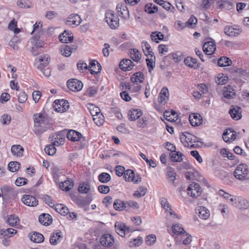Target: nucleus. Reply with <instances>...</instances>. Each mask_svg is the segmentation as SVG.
<instances>
[{
    "mask_svg": "<svg viewBox=\"0 0 249 249\" xmlns=\"http://www.w3.org/2000/svg\"><path fill=\"white\" fill-rule=\"evenodd\" d=\"M35 126L34 131L37 135H41L45 131L48 127V118L43 114L39 113L34 115Z\"/></svg>",
    "mask_w": 249,
    "mask_h": 249,
    "instance_id": "1",
    "label": "nucleus"
},
{
    "mask_svg": "<svg viewBox=\"0 0 249 249\" xmlns=\"http://www.w3.org/2000/svg\"><path fill=\"white\" fill-rule=\"evenodd\" d=\"M249 171L247 165L245 164H240L234 171V176L241 181L248 182L249 181Z\"/></svg>",
    "mask_w": 249,
    "mask_h": 249,
    "instance_id": "2",
    "label": "nucleus"
},
{
    "mask_svg": "<svg viewBox=\"0 0 249 249\" xmlns=\"http://www.w3.org/2000/svg\"><path fill=\"white\" fill-rule=\"evenodd\" d=\"M105 19L110 28L115 29L119 26V19L114 11L108 10L105 14Z\"/></svg>",
    "mask_w": 249,
    "mask_h": 249,
    "instance_id": "3",
    "label": "nucleus"
},
{
    "mask_svg": "<svg viewBox=\"0 0 249 249\" xmlns=\"http://www.w3.org/2000/svg\"><path fill=\"white\" fill-rule=\"evenodd\" d=\"M66 134L65 131H59L56 134L52 135L50 137L51 143L56 145V146L63 145L65 142Z\"/></svg>",
    "mask_w": 249,
    "mask_h": 249,
    "instance_id": "4",
    "label": "nucleus"
},
{
    "mask_svg": "<svg viewBox=\"0 0 249 249\" xmlns=\"http://www.w3.org/2000/svg\"><path fill=\"white\" fill-rule=\"evenodd\" d=\"M115 228L117 233L122 237L124 236L126 234L133 231L130 227H128L124 223L121 222H116Z\"/></svg>",
    "mask_w": 249,
    "mask_h": 249,
    "instance_id": "5",
    "label": "nucleus"
},
{
    "mask_svg": "<svg viewBox=\"0 0 249 249\" xmlns=\"http://www.w3.org/2000/svg\"><path fill=\"white\" fill-rule=\"evenodd\" d=\"M202 190L200 185L195 182L191 183L187 189V194L193 197H197L201 194Z\"/></svg>",
    "mask_w": 249,
    "mask_h": 249,
    "instance_id": "6",
    "label": "nucleus"
},
{
    "mask_svg": "<svg viewBox=\"0 0 249 249\" xmlns=\"http://www.w3.org/2000/svg\"><path fill=\"white\" fill-rule=\"evenodd\" d=\"M224 33L230 37H234L238 36L241 32L242 30L237 25L226 26L224 29Z\"/></svg>",
    "mask_w": 249,
    "mask_h": 249,
    "instance_id": "7",
    "label": "nucleus"
},
{
    "mask_svg": "<svg viewBox=\"0 0 249 249\" xmlns=\"http://www.w3.org/2000/svg\"><path fill=\"white\" fill-rule=\"evenodd\" d=\"M67 86L71 90L75 92L82 89L83 85L80 81L72 79L68 81Z\"/></svg>",
    "mask_w": 249,
    "mask_h": 249,
    "instance_id": "8",
    "label": "nucleus"
},
{
    "mask_svg": "<svg viewBox=\"0 0 249 249\" xmlns=\"http://www.w3.org/2000/svg\"><path fill=\"white\" fill-rule=\"evenodd\" d=\"M82 19L81 17L76 14H71L68 18L66 23L69 26H78L81 22Z\"/></svg>",
    "mask_w": 249,
    "mask_h": 249,
    "instance_id": "9",
    "label": "nucleus"
},
{
    "mask_svg": "<svg viewBox=\"0 0 249 249\" xmlns=\"http://www.w3.org/2000/svg\"><path fill=\"white\" fill-rule=\"evenodd\" d=\"M116 9L118 13L124 19H128L129 17V13L127 7L124 3H119L117 4Z\"/></svg>",
    "mask_w": 249,
    "mask_h": 249,
    "instance_id": "10",
    "label": "nucleus"
},
{
    "mask_svg": "<svg viewBox=\"0 0 249 249\" xmlns=\"http://www.w3.org/2000/svg\"><path fill=\"white\" fill-rule=\"evenodd\" d=\"M22 202L28 206L35 207L38 204V200L33 196L25 195L21 199Z\"/></svg>",
    "mask_w": 249,
    "mask_h": 249,
    "instance_id": "11",
    "label": "nucleus"
},
{
    "mask_svg": "<svg viewBox=\"0 0 249 249\" xmlns=\"http://www.w3.org/2000/svg\"><path fill=\"white\" fill-rule=\"evenodd\" d=\"M100 243L104 247H110L114 243L113 236L109 234L103 235L100 238Z\"/></svg>",
    "mask_w": 249,
    "mask_h": 249,
    "instance_id": "12",
    "label": "nucleus"
},
{
    "mask_svg": "<svg viewBox=\"0 0 249 249\" xmlns=\"http://www.w3.org/2000/svg\"><path fill=\"white\" fill-rule=\"evenodd\" d=\"M169 93L168 89L164 87L161 89L159 96V102L161 104H165L167 103L169 99Z\"/></svg>",
    "mask_w": 249,
    "mask_h": 249,
    "instance_id": "13",
    "label": "nucleus"
},
{
    "mask_svg": "<svg viewBox=\"0 0 249 249\" xmlns=\"http://www.w3.org/2000/svg\"><path fill=\"white\" fill-rule=\"evenodd\" d=\"M229 110L231 117L235 120H239L242 117V109L238 106H232Z\"/></svg>",
    "mask_w": 249,
    "mask_h": 249,
    "instance_id": "14",
    "label": "nucleus"
},
{
    "mask_svg": "<svg viewBox=\"0 0 249 249\" xmlns=\"http://www.w3.org/2000/svg\"><path fill=\"white\" fill-rule=\"evenodd\" d=\"M102 67L100 63L95 60L90 61L89 65V71L91 74H96L100 72Z\"/></svg>",
    "mask_w": 249,
    "mask_h": 249,
    "instance_id": "15",
    "label": "nucleus"
},
{
    "mask_svg": "<svg viewBox=\"0 0 249 249\" xmlns=\"http://www.w3.org/2000/svg\"><path fill=\"white\" fill-rule=\"evenodd\" d=\"M216 49L215 44L212 41H208L203 45V50L207 55L212 54Z\"/></svg>",
    "mask_w": 249,
    "mask_h": 249,
    "instance_id": "16",
    "label": "nucleus"
},
{
    "mask_svg": "<svg viewBox=\"0 0 249 249\" xmlns=\"http://www.w3.org/2000/svg\"><path fill=\"white\" fill-rule=\"evenodd\" d=\"M236 138V132L232 129H227L223 133V139L225 142L234 141Z\"/></svg>",
    "mask_w": 249,
    "mask_h": 249,
    "instance_id": "17",
    "label": "nucleus"
},
{
    "mask_svg": "<svg viewBox=\"0 0 249 249\" xmlns=\"http://www.w3.org/2000/svg\"><path fill=\"white\" fill-rule=\"evenodd\" d=\"M189 121L192 126H198L202 124V118L199 114L193 113L189 116Z\"/></svg>",
    "mask_w": 249,
    "mask_h": 249,
    "instance_id": "18",
    "label": "nucleus"
},
{
    "mask_svg": "<svg viewBox=\"0 0 249 249\" xmlns=\"http://www.w3.org/2000/svg\"><path fill=\"white\" fill-rule=\"evenodd\" d=\"M160 201L162 208L166 211L169 213L170 215H173L175 217L178 218V215L171 209V206L165 197H161Z\"/></svg>",
    "mask_w": 249,
    "mask_h": 249,
    "instance_id": "19",
    "label": "nucleus"
},
{
    "mask_svg": "<svg viewBox=\"0 0 249 249\" xmlns=\"http://www.w3.org/2000/svg\"><path fill=\"white\" fill-rule=\"evenodd\" d=\"M59 40L61 42L63 43H68L71 42L73 39V36L71 33L65 30L62 34L59 35Z\"/></svg>",
    "mask_w": 249,
    "mask_h": 249,
    "instance_id": "20",
    "label": "nucleus"
},
{
    "mask_svg": "<svg viewBox=\"0 0 249 249\" xmlns=\"http://www.w3.org/2000/svg\"><path fill=\"white\" fill-rule=\"evenodd\" d=\"M217 7L220 9L230 10L234 8L233 3L229 0H220L216 2Z\"/></svg>",
    "mask_w": 249,
    "mask_h": 249,
    "instance_id": "21",
    "label": "nucleus"
},
{
    "mask_svg": "<svg viewBox=\"0 0 249 249\" xmlns=\"http://www.w3.org/2000/svg\"><path fill=\"white\" fill-rule=\"evenodd\" d=\"M133 62L130 59H126L122 60L120 63V68L124 71H129L131 70L134 65Z\"/></svg>",
    "mask_w": 249,
    "mask_h": 249,
    "instance_id": "22",
    "label": "nucleus"
},
{
    "mask_svg": "<svg viewBox=\"0 0 249 249\" xmlns=\"http://www.w3.org/2000/svg\"><path fill=\"white\" fill-rule=\"evenodd\" d=\"M39 222L42 225L48 226L52 223V217L48 213H42L38 217Z\"/></svg>",
    "mask_w": 249,
    "mask_h": 249,
    "instance_id": "23",
    "label": "nucleus"
},
{
    "mask_svg": "<svg viewBox=\"0 0 249 249\" xmlns=\"http://www.w3.org/2000/svg\"><path fill=\"white\" fill-rule=\"evenodd\" d=\"M82 135L78 132L73 130H70L67 133V138L73 142L78 141L81 138Z\"/></svg>",
    "mask_w": 249,
    "mask_h": 249,
    "instance_id": "24",
    "label": "nucleus"
},
{
    "mask_svg": "<svg viewBox=\"0 0 249 249\" xmlns=\"http://www.w3.org/2000/svg\"><path fill=\"white\" fill-rule=\"evenodd\" d=\"M142 47L146 56L153 57L154 53L151 50L150 45L147 41H143L142 42Z\"/></svg>",
    "mask_w": 249,
    "mask_h": 249,
    "instance_id": "25",
    "label": "nucleus"
},
{
    "mask_svg": "<svg viewBox=\"0 0 249 249\" xmlns=\"http://www.w3.org/2000/svg\"><path fill=\"white\" fill-rule=\"evenodd\" d=\"M237 203L235 207L239 209H246L249 207V202L245 198L242 197H237Z\"/></svg>",
    "mask_w": 249,
    "mask_h": 249,
    "instance_id": "26",
    "label": "nucleus"
},
{
    "mask_svg": "<svg viewBox=\"0 0 249 249\" xmlns=\"http://www.w3.org/2000/svg\"><path fill=\"white\" fill-rule=\"evenodd\" d=\"M129 54L130 58L135 62H138L141 60V53L136 49H130Z\"/></svg>",
    "mask_w": 249,
    "mask_h": 249,
    "instance_id": "27",
    "label": "nucleus"
},
{
    "mask_svg": "<svg viewBox=\"0 0 249 249\" xmlns=\"http://www.w3.org/2000/svg\"><path fill=\"white\" fill-rule=\"evenodd\" d=\"M144 80V75L141 72H137L135 73L131 77V81L134 84L138 83H142Z\"/></svg>",
    "mask_w": 249,
    "mask_h": 249,
    "instance_id": "28",
    "label": "nucleus"
},
{
    "mask_svg": "<svg viewBox=\"0 0 249 249\" xmlns=\"http://www.w3.org/2000/svg\"><path fill=\"white\" fill-rule=\"evenodd\" d=\"M197 211L198 216L203 219L206 220L210 217L209 211L204 207H199Z\"/></svg>",
    "mask_w": 249,
    "mask_h": 249,
    "instance_id": "29",
    "label": "nucleus"
},
{
    "mask_svg": "<svg viewBox=\"0 0 249 249\" xmlns=\"http://www.w3.org/2000/svg\"><path fill=\"white\" fill-rule=\"evenodd\" d=\"M6 223L11 227H16L19 223V219L16 215L11 214L8 216Z\"/></svg>",
    "mask_w": 249,
    "mask_h": 249,
    "instance_id": "30",
    "label": "nucleus"
},
{
    "mask_svg": "<svg viewBox=\"0 0 249 249\" xmlns=\"http://www.w3.org/2000/svg\"><path fill=\"white\" fill-rule=\"evenodd\" d=\"M29 238L32 241L37 243H41L44 240L43 235L36 232H35L33 234L30 235Z\"/></svg>",
    "mask_w": 249,
    "mask_h": 249,
    "instance_id": "31",
    "label": "nucleus"
},
{
    "mask_svg": "<svg viewBox=\"0 0 249 249\" xmlns=\"http://www.w3.org/2000/svg\"><path fill=\"white\" fill-rule=\"evenodd\" d=\"M126 202L120 199H116L113 203L114 208L117 211L126 210Z\"/></svg>",
    "mask_w": 249,
    "mask_h": 249,
    "instance_id": "32",
    "label": "nucleus"
},
{
    "mask_svg": "<svg viewBox=\"0 0 249 249\" xmlns=\"http://www.w3.org/2000/svg\"><path fill=\"white\" fill-rule=\"evenodd\" d=\"M142 114L141 111H138L137 109H131L129 111V120L131 121H134L139 119Z\"/></svg>",
    "mask_w": 249,
    "mask_h": 249,
    "instance_id": "33",
    "label": "nucleus"
},
{
    "mask_svg": "<svg viewBox=\"0 0 249 249\" xmlns=\"http://www.w3.org/2000/svg\"><path fill=\"white\" fill-rule=\"evenodd\" d=\"M23 151V148L20 145H14L11 147L12 153L17 157L22 156Z\"/></svg>",
    "mask_w": 249,
    "mask_h": 249,
    "instance_id": "34",
    "label": "nucleus"
},
{
    "mask_svg": "<svg viewBox=\"0 0 249 249\" xmlns=\"http://www.w3.org/2000/svg\"><path fill=\"white\" fill-rule=\"evenodd\" d=\"M60 238H62L61 232L60 231L56 233H52L50 239V243L53 245H56L60 242Z\"/></svg>",
    "mask_w": 249,
    "mask_h": 249,
    "instance_id": "35",
    "label": "nucleus"
},
{
    "mask_svg": "<svg viewBox=\"0 0 249 249\" xmlns=\"http://www.w3.org/2000/svg\"><path fill=\"white\" fill-rule=\"evenodd\" d=\"M65 103V101L63 100H55L54 101V107H55V110L57 112H65L66 110L65 106L63 105Z\"/></svg>",
    "mask_w": 249,
    "mask_h": 249,
    "instance_id": "36",
    "label": "nucleus"
},
{
    "mask_svg": "<svg viewBox=\"0 0 249 249\" xmlns=\"http://www.w3.org/2000/svg\"><path fill=\"white\" fill-rule=\"evenodd\" d=\"M74 186V183L70 180H67L60 184V188L64 191H69L71 190Z\"/></svg>",
    "mask_w": 249,
    "mask_h": 249,
    "instance_id": "37",
    "label": "nucleus"
},
{
    "mask_svg": "<svg viewBox=\"0 0 249 249\" xmlns=\"http://www.w3.org/2000/svg\"><path fill=\"white\" fill-rule=\"evenodd\" d=\"M235 94V92L234 89L230 86L227 87L223 92L224 96L227 99L232 98L234 96Z\"/></svg>",
    "mask_w": 249,
    "mask_h": 249,
    "instance_id": "38",
    "label": "nucleus"
},
{
    "mask_svg": "<svg viewBox=\"0 0 249 249\" xmlns=\"http://www.w3.org/2000/svg\"><path fill=\"white\" fill-rule=\"evenodd\" d=\"M99 181L102 183H106L111 180L110 175L106 172H103L98 176Z\"/></svg>",
    "mask_w": 249,
    "mask_h": 249,
    "instance_id": "39",
    "label": "nucleus"
},
{
    "mask_svg": "<svg viewBox=\"0 0 249 249\" xmlns=\"http://www.w3.org/2000/svg\"><path fill=\"white\" fill-rule=\"evenodd\" d=\"M182 157H184L183 154L175 150L172 152L170 158L173 161L180 162L182 160Z\"/></svg>",
    "mask_w": 249,
    "mask_h": 249,
    "instance_id": "40",
    "label": "nucleus"
},
{
    "mask_svg": "<svg viewBox=\"0 0 249 249\" xmlns=\"http://www.w3.org/2000/svg\"><path fill=\"white\" fill-rule=\"evenodd\" d=\"M90 189V185L89 182H83L80 184L78 191L82 194L88 193Z\"/></svg>",
    "mask_w": 249,
    "mask_h": 249,
    "instance_id": "41",
    "label": "nucleus"
},
{
    "mask_svg": "<svg viewBox=\"0 0 249 249\" xmlns=\"http://www.w3.org/2000/svg\"><path fill=\"white\" fill-rule=\"evenodd\" d=\"M231 60L229 58L223 56L220 57L218 60V65L220 67H226L231 64Z\"/></svg>",
    "mask_w": 249,
    "mask_h": 249,
    "instance_id": "42",
    "label": "nucleus"
},
{
    "mask_svg": "<svg viewBox=\"0 0 249 249\" xmlns=\"http://www.w3.org/2000/svg\"><path fill=\"white\" fill-rule=\"evenodd\" d=\"M17 231L13 228H8L6 230H0V234L3 236H12L17 233Z\"/></svg>",
    "mask_w": 249,
    "mask_h": 249,
    "instance_id": "43",
    "label": "nucleus"
},
{
    "mask_svg": "<svg viewBox=\"0 0 249 249\" xmlns=\"http://www.w3.org/2000/svg\"><path fill=\"white\" fill-rule=\"evenodd\" d=\"M173 232L177 235H182L185 231L181 225L178 223H175L172 226Z\"/></svg>",
    "mask_w": 249,
    "mask_h": 249,
    "instance_id": "44",
    "label": "nucleus"
},
{
    "mask_svg": "<svg viewBox=\"0 0 249 249\" xmlns=\"http://www.w3.org/2000/svg\"><path fill=\"white\" fill-rule=\"evenodd\" d=\"M55 210L56 212L64 216L67 215L69 213L68 208L62 204L57 205L55 206Z\"/></svg>",
    "mask_w": 249,
    "mask_h": 249,
    "instance_id": "45",
    "label": "nucleus"
},
{
    "mask_svg": "<svg viewBox=\"0 0 249 249\" xmlns=\"http://www.w3.org/2000/svg\"><path fill=\"white\" fill-rule=\"evenodd\" d=\"M17 5L22 8H30L33 6L30 0H19L17 1Z\"/></svg>",
    "mask_w": 249,
    "mask_h": 249,
    "instance_id": "46",
    "label": "nucleus"
},
{
    "mask_svg": "<svg viewBox=\"0 0 249 249\" xmlns=\"http://www.w3.org/2000/svg\"><path fill=\"white\" fill-rule=\"evenodd\" d=\"M184 63L187 66L191 68H196L197 67V60L190 57H187L184 59Z\"/></svg>",
    "mask_w": 249,
    "mask_h": 249,
    "instance_id": "47",
    "label": "nucleus"
},
{
    "mask_svg": "<svg viewBox=\"0 0 249 249\" xmlns=\"http://www.w3.org/2000/svg\"><path fill=\"white\" fill-rule=\"evenodd\" d=\"M147 192V189L144 186H140L134 193V196L136 197H141L144 196Z\"/></svg>",
    "mask_w": 249,
    "mask_h": 249,
    "instance_id": "48",
    "label": "nucleus"
},
{
    "mask_svg": "<svg viewBox=\"0 0 249 249\" xmlns=\"http://www.w3.org/2000/svg\"><path fill=\"white\" fill-rule=\"evenodd\" d=\"M150 37L153 41L158 43L159 40L163 39L164 36L161 33L155 32L152 33Z\"/></svg>",
    "mask_w": 249,
    "mask_h": 249,
    "instance_id": "49",
    "label": "nucleus"
},
{
    "mask_svg": "<svg viewBox=\"0 0 249 249\" xmlns=\"http://www.w3.org/2000/svg\"><path fill=\"white\" fill-rule=\"evenodd\" d=\"M158 11V6L152 3H149L145 6V11L148 14L155 13Z\"/></svg>",
    "mask_w": 249,
    "mask_h": 249,
    "instance_id": "50",
    "label": "nucleus"
},
{
    "mask_svg": "<svg viewBox=\"0 0 249 249\" xmlns=\"http://www.w3.org/2000/svg\"><path fill=\"white\" fill-rule=\"evenodd\" d=\"M60 50L62 55L66 57H69L71 54V49L69 48L68 45H63L60 48Z\"/></svg>",
    "mask_w": 249,
    "mask_h": 249,
    "instance_id": "51",
    "label": "nucleus"
},
{
    "mask_svg": "<svg viewBox=\"0 0 249 249\" xmlns=\"http://www.w3.org/2000/svg\"><path fill=\"white\" fill-rule=\"evenodd\" d=\"M56 145H54L53 144L51 143L47 146L45 147L44 150L45 152L49 155L53 156L55 153L56 149L55 148V146Z\"/></svg>",
    "mask_w": 249,
    "mask_h": 249,
    "instance_id": "52",
    "label": "nucleus"
},
{
    "mask_svg": "<svg viewBox=\"0 0 249 249\" xmlns=\"http://www.w3.org/2000/svg\"><path fill=\"white\" fill-rule=\"evenodd\" d=\"M93 120L95 123V124L98 126L102 125L105 121H104V116L101 113L98 114V116L93 117Z\"/></svg>",
    "mask_w": 249,
    "mask_h": 249,
    "instance_id": "53",
    "label": "nucleus"
},
{
    "mask_svg": "<svg viewBox=\"0 0 249 249\" xmlns=\"http://www.w3.org/2000/svg\"><path fill=\"white\" fill-rule=\"evenodd\" d=\"M8 168L12 172H16L19 168V163L17 161H11L8 164Z\"/></svg>",
    "mask_w": 249,
    "mask_h": 249,
    "instance_id": "54",
    "label": "nucleus"
},
{
    "mask_svg": "<svg viewBox=\"0 0 249 249\" xmlns=\"http://www.w3.org/2000/svg\"><path fill=\"white\" fill-rule=\"evenodd\" d=\"M143 242L142 237H138L137 238L133 239V240L129 243L130 247H138L141 245Z\"/></svg>",
    "mask_w": 249,
    "mask_h": 249,
    "instance_id": "55",
    "label": "nucleus"
},
{
    "mask_svg": "<svg viewBox=\"0 0 249 249\" xmlns=\"http://www.w3.org/2000/svg\"><path fill=\"white\" fill-rule=\"evenodd\" d=\"M98 89L95 86L89 87L86 91V94L89 97H94L97 93Z\"/></svg>",
    "mask_w": 249,
    "mask_h": 249,
    "instance_id": "56",
    "label": "nucleus"
},
{
    "mask_svg": "<svg viewBox=\"0 0 249 249\" xmlns=\"http://www.w3.org/2000/svg\"><path fill=\"white\" fill-rule=\"evenodd\" d=\"M156 241V236L154 234H150L145 238V243L147 245L151 246Z\"/></svg>",
    "mask_w": 249,
    "mask_h": 249,
    "instance_id": "57",
    "label": "nucleus"
},
{
    "mask_svg": "<svg viewBox=\"0 0 249 249\" xmlns=\"http://www.w3.org/2000/svg\"><path fill=\"white\" fill-rule=\"evenodd\" d=\"M213 3V0H203L201 4V7L204 10H207L209 9Z\"/></svg>",
    "mask_w": 249,
    "mask_h": 249,
    "instance_id": "58",
    "label": "nucleus"
},
{
    "mask_svg": "<svg viewBox=\"0 0 249 249\" xmlns=\"http://www.w3.org/2000/svg\"><path fill=\"white\" fill-rule=\"evenodd\" d=\"M134 172L131 170H127L124 173V178L126 181L130 182L131 180H132V178L134 175Z\"/></svg>",
    "mask_w": 249,
    "mask_h": 249,
    "instance_id": "59",
    "label": "nucleus"
},
{
    "mask_svg": "<svg viewBox=\"0 0 249 249\" xmlns=\"http://www.w3.org/2000/svg\"><path fill=\"white\" fill-rule=\"evenodd\" d=\"M17 22L13 19L8 25V29L11 31H13L15 33H18L19 29L17 28Z\"/></svg>",
    "mask_w": 249,
    "mask_h": 249,
    "instance_id": "60",
    "label": "nucleus"
},
{
    "mask_svg": "<svg viewBox=\"0 0 249 249\" xmlns=\"http://www.w3.org/2000/svg\"><path fill=\"white\" fill-rule=\"evenodd\" d=\"M198 91L200 92L202 96H204L208 92V89L207 86L204 84H200L197 86Z\"/></svg>",
    "mask_w": 249,
    "mask_h": 249,
    "instance_id": "61",
    "label": "nucleus"
},
{
    "mask_svg": "<svg viewBox=\"0 0 249 249\" xmlns=\"http://www.w3.org/2000/svg\"><path fill=\"white\" fill-rule=\"evenodd\" d=\"M140 156L146 162V163L150 166L153 168L156 167L157 164L156 162L153 160H148L146 156L143 153H140Z\"/></svg>",
    "mask_w": 249,
    "mask_h": 249,
    "instance_id": "62",
    "label": "nucleus"
},
{
    "mask_svg": "<svg viewBox=\"0 0 249 249\" xmlns=\"http://www.w3.org/2000/svg\"><path fill=\"white\" fill-rule=\"evenodd\" d=\"M167 176L169 178L170 182L174 183L176 180V173L171 167L168 169L167 171Z\"/></svg>",
    "mask_w": 249,
    "mask_h": 249,
    "instance_id": "63",
    "label": "nucleus"
},
{
    "mask_svg": "<svg viewBox=\"0 0 249 249\" xmlns=\"http://www.w3.org/2000/svg\"><path fill=\"white\" fill-rule=\"evenodd\" d=\"M126 211H128L130 208H133L134 209H138L139 207L138 203L134 201L130 200L128 202H126Z\"/></svg>",
    "mask_w": 249,
    "mask_h": 249,
    "instance_id": "64",
    "label": "nucleus"
}]
</instances>
